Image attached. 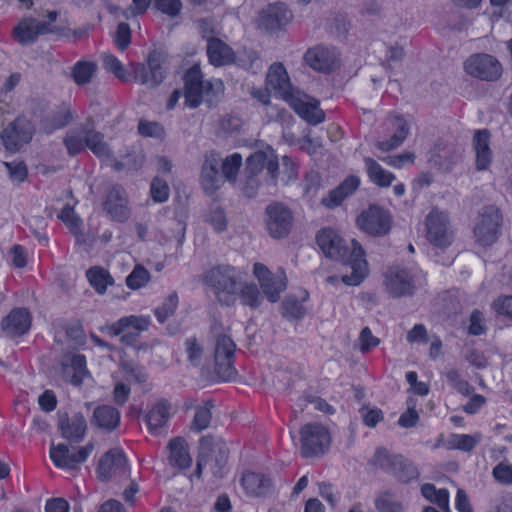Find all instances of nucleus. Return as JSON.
<instances>
[{
  "label": "nucleus",
  "mask_w": 512,
  "mask_h": 512,
  "mask_svg": "<svg viewBox=\"0 0 512 512\" xmlns=\"http://www.w3.org/2000/svg\"><path fill=\"white\" fill-rule=\"evenodd\" d=\"M53 32L54 28L50 23L35 18H25L14 28L13 35L20 45L29 46L35 43L40 35Z\"/></svg>",
  "instance_id": "obj_21"
},
{
  "label": "nucleus",
  "mask_w": 512,
  "mask_h": 512,
  "mask_svg": "<svg viewBox=\"0 0 512 512\" xmlns=\"http://www.w3.org/2000/svg\"><path fill=\"white\" fill-rule=\"evenodd\" d=\"M101 60L103 67L106 71L112 73L115 77L120 80H130L131 71L128 72L121 61L116 58L113 54L102 53Z\"/></svg>",
  "instance_id": "obj_45"
},
{
  "label": "nucleus",
  "mask_w": 512,
  "mask_h": 512,
  "mask_svg": "<svg viewBox=\"0 0 512 512\" xmlns=\"http://www.w3.org/2000/svg\"><path fill=\"white\" fill-rule=\"evenodd\" d=\"M186 354L189 362L197 366L201 363L203 348L195 338H188L185 342Z\"/></svg>",
  "instance_id": "obj_59"
},
{
  "label": "nucleus",
  "mask_w": 512,
  "mask_h": 512,
  "mask_svg": "<svg viewBox=\"0 0 512 512\" xmlns=\"http://www.w3.org/2000/svg\"><path fill=\"white\" fill-rule=\"evenodd\" d=\"M72 111L69 107H62L52 118V122L50 125L47 123L43 124V130L46 133H51L56 129L63 128L72 120Z\"/></svg>",
  "instance_id": "obj_52"
},
{
  "label": "nucleus",
  "mask_w": 512,
  "mask_h": 512,
  "mask_svg": "<svg viewBox=\"0 0 512 512\" xmlns=\"http://www.w3.org/2000/svg\"><path fill=\"white\" fill-rule=\"evenodd\" d=\"M465 71L476 78L494 81L502 74L500 62L488 54H477L471 56L464 64Z\"/></svg>",
  "instance_id": "obj_15"
},
{
  "label": "nucleus",
  "mask_w": 512,
  "mask_h": 512,
  "mask_svg": "<svg viewBox=\"0 0 512 512\" xmlns=\"http://www.w3.org/2000/svg\"><path fill=\"white\" fill-rule=\"evenodd\" d=\"M206 221L213 226L217 232H222L226 229V216L218 206L211 207L206 215Z\"/></svg>",
  "instance_id": "obj_55"
},
{
  "label": "nucleus",
  "mask_w": 512,
  "mask_h": 512,
  "mask_svg": "<svg viewBox=\"0 0 512 512\" xmlns=\"http://www.w3.org/2000/svg\"><path fill=\"white\" fill-rule=\"evenodd\" d=\"M241 485L249 496L266 495L271 488V481L262 474L246 472L241 478Z\"/></svg>",
  "instance_id": "obj_35"
},
{
  "label": "nucleus",
  "mask_w": 512,
  "mask_h": 512,
  "mask_svg": "<svg viewBox=\"0 0 512 512\" xmlns=\"http://www.w3.org/2000/svg\"><path fill=\"white\" fill-rule=\"evenodd\" d=\"M486 332L485 319L481 311L475 309L472 311L469 319L468 333L479 336Z\"/></svg>",
  "instance_id": "obj_58"
},
{
  "label": "nucleus",
  "mask_w": 512,
  "mask_h": 512,
  "mask_svg": "<svg viewBox=\"0 0 512 512\" xmlns=\"http://www.w3.org/2000/svg\"><path fill=\"white\" fill-rule=\"evenodd\" d=\"M207 55L209 62L216 66H225L236 62L234 51L219 38L207 39Z\"/></svg>",
  "instance_id": "obj_31"
},
{
  "label": "nucleus",
  "mask_w": 512,
  "mask_h": 512,
  "mask_svg": "<svg viewBox=\"0 0 512 512\" xmlns=\"http://www.w3.org/2000/svg\"><path fill=\"white\" fill-rule=\"evenodd\" d=\"M95 424L105 430H113L120 423L119 411L110 405H102L94 410L93 414Z\"/></svg>",
  "instance_id": "obj_38"
},
{
  "label": "nucleus",
  "mask_w": 512,
  "mask_h": 512,
  "mask_svg": "<svg viewBox=\"0 0 512 512\" xmlns=\"http://www.w3.org/2000/svg\"><path fill=\"white\" fill-rule=\"evenodd\" d=\"M122 370L126 379L129 381H135L136 383L142 384L147 380L146 372L137 365L124 363L122 365Z\"/></svg>",
  "instance_id": "obj_62"
},
{
  "label": "nucleus",
  "mask_w": 512,
  "mask_h": 512,
  "mask_svg": "<svg viewBox=\"0 0 512 512\" xmlns=\"http://www.w3.org/2000/svg\"><path fill=\"white\" fill-rule=\"evenodd\" d=\"M33 133L32 123L24 117H19L1 132L0 137L5 149L15 152L32 139Z\"/></svg>",
  "instance_id": "obj_18"
},
{
  "label": "nucleus",
  "mask_w": 512,
  "mask_h": 512,
  "mask_svg": "<svg viewBox=\"0 0 512 512\" xmlns=\"http://www.w3.org/2000/svg\"><path fill=\"white\" fill-rule=\"evenodd\" d=\"M150 277V273L145 267L136 265L126 277V285L132 290H138L148 284Z\"/></svg>",
  "instance_id": "obj_47"
},
{
  "label": "nucleus",
  "mask_w": 512,
  "mask_h": 512,
  "mask_svg": "<svg viewBox=\"0 0 512 512\" xmlns=\"http://www.w3.org/2000/svg\"><path fill=\"white\" fill-rule=\"evenodd\" d=\"M167 61L168 54L165 50L153 49L147 56V65L143 63L132 65L130 80L148 88L159 86L165 79Z\"/></svg>",
  "instance_id": "obj_4"
},
{
  "label": "nucleus",
  "mask_w": 512,
  "mask_h": 512,
  "mask_svg": "<svg viewBox=\"0 0 512 512\" xmlns=\"http://www.w3.org/2000/svg\"><path fill=\"white\" fill-rule=\"evenodd\" d=\"M184 96H218L224 92V84L221 79L213 78L203 80V75L198 64H194L183 74Z\"/></svg>",
  "instance_id": "obj_9"
},
{
  "label": "nucleus",
  "mask_w": 512,
  "mask_h": 512,
  "mask_svg": "<svg viewBox=\"0 0 512 512\" xmlns=\"http://www.w3.org/2000/svg\"><path fill=\"white\" fill-rule=\"evenodd\" d=\"M482 440L481 433L475 434H452L447 442L449 449H456L463 452L472 451Z\"/></svg>",
  "instance_id": "obj_43"
},
{
  "label": "nucleus",
  "mask_w": 512,
  "mask_h": 512,
  "mask_svg": "<svg viewBox=\"0 0 512 512\" xmlns=\"http://www.w3.org/2000/svg\"><path fill=\"white\" fill-rule=\"evenodd\" d=\"M445 377L449 385L452 386L457 392L463 395H469L473 391L471 385L466 380L461 378L459 372L456 369L447 371Z\"/></svg>",
  "instance_id": "obj_54"
},
{
  "label": "nucleus",
  "mask_w": 512,
  "mask_h": 512,
  "mask_svg": "<svg viewBox=\"0 0 512 512\" xmlns=\"http://www.w3.org/2000/svg\"><path fill=\"white\" fill-rule=\"evenodd\" d=\"M211 408L212 403L206 402L203 406L196 409V413L191 424V429L193 431L200 432L208 428L212 416Z\"/></svg>",
  "instance_id": "obj_50"
},
{
  "label": "nucleus",
  "mask_w": 512,
  "mask_h": 512,
  "mask_svg": "<svg viewBox=\"0 0 512 512\" xmlns=\"http://www.w3.org/2000/svg\"><path fill=\"white\" fill-rule=\"evenodd\" d=\"M253 275L258 280L262 293L271 303H276L287 288L286 273L281 268L272 273L264 264L255 263Z\"/></svg>",
  "instance_id": "obj_12"
},
{
  "label": "nucleus",
  "mask_w": 512,
  "mask_h": 512,
  "mask_svg": "<svg viewBox=\"0 0 512 512\" xmlns=\"http://www.w3.org/2000/svg\"><path fill=\"white\" fill-rule=\"evenodd\" d=\"M497 314L512 319V296H501L493 302Z\"/></svg>",
  "instance_id": "obj_64"
},
{
  "label": "nucleus",
  "mask_w": 512,
  "mask_h": 512,
  "mask_svg": "<svg viewBox=\"0 0 512 512\" xmlns=\"http://www.w3.org/2000/svg\"><path fill=\"white\" fill-rule=\"evenodd\" d=\"M221 160L216 155L212 154L205 158L201 170V185L204 191L211 195L218 190L223 183V175L220 172Z\"/></svg>",
  "instance_id": "obj_28"
},
{
  "label": "nucleus",
  "mask_w": 512,
  "mask_h": 512,
  "mask_svg": "<svg viewBox=\"0 0 512 512\" xmlns=\"http://www.w3.org/2000/svg\"><path fill=\"white\" fill-rule=\"evenodd\" d=\"M150 193L155 202L164 203L169 198L170 189L165 180L155 177L151 182Z\"/></svg>",
  "instance_id": "obj_53"
},
{
  "label": "nucleus",
  "mask_w": 512,
  "mask_h": 512,
  "mask_svg": "<svg viewBox=\"0 0 512 512\" xmlns=\"http://www.w3.org/2000/svg\"><path fill=\"white\" fill-rule=\"evenodd\" d=\"M114 42L121 51L125 50L130 45L131 29L129 24L126 22H121L118 24L114 35Z\"/></svg>",
  "instance_id": "obj_57"
},
{
  "label": "nucleus",
  "mask_w": 512,
  "mask_h": 512,
  "mask_svg": "<svg viewBox=\"0 0 512 512\" xmlns=\"http://www.w3.org/2000/svg\"><path fill=\"white\" fill-rule=\"evenodd\" d=\"M364 164L369 180L382 188L389 187L396 179L395 175L384 169L376 160L370 157L364 158Z\"/></svg>",
  "instance_id": "obj_37"
},
{
  "label": "nucleus",
  "mask_w": 512,
  "mask_h": 512,
  "mask_svg": "<svg viewBox=\"0 0 512 512\" xmlns=\"http://www.w3.org/2000/svg\"><path fill=\"white\" fill-rule=\"evenodd\" d=\"M264 168L272 179L276 177L278 159L271 148L266 151H257L247 158L246 174L258 176Z\"/></svg>",
  "instance_id": "obj_26"
},
{
  "label": "nucleus",
  "mask_w": 512,
  "mask_h": 512,
  "mask_svg": "<svg viewBox=\"0 0 512 512\" xmlns=\"http://www.w3.org/2000/svg\"><path fill=\"white\" fill-rule=\"evenodd\" d=\"M301 454L304 457L320 456L330 445V434L320 424H306L301 429Z\"/></svg>",
  "instance_id": "obj_14"
},
{
  "label": "nucleus",
  "mask_w": 512,
  "mask_h": 512,
  "mask_svg": "<svg viewBox=\"0 0 512 512\" xmlns=\"http://www.w3.org/2000/svg\"><path fill=\"white\" fill-rule=\"evenodd\" d=\"M242 165V156L234 153L222 162V175L228 181H235L236 175Z\"/></svg>",
  "instance_id": "obj_51"
},
{
  "label": "nucleus",
  "mask_w": 512,
  "mask_h": 512,
  "mask_svg": "<svg viewBox=\"0 0 512 512\" xmlns=\"http://www.w3.org/2000/svg\"><path fill=\"white\" fill-rule=\"evenodd\" d=\"M266 91L268 96H299L290 83L285 67L281 63L270 66L266 76Z\"/></svg>",
  "instance_id": "obj_20"
},
{
  "label": "nucleus",
  "mask_w": 512,
  "mask_h": 512,
  "mask_svg": "<svg viewBox=\"0 0 512 512\" xmlns=\"http://www.w3.org/2000/svg\"><path fill=\"white\" fill-rule=\"evenodd\" d=\"M138 133L142 137H150L157 140H163L165 138L164 127L156 121H149L146 119H141L139 121Z\"/></svg>",
  "instance_id": "obj_48"
},
{
  "label": "nucleus",
  "mask_w": 512,
  "mask_h": 512,
  "mask_svg": "<svg viewBox=\"0 0 512 512\" xmlns=\"http://www.w3.org/2000/svg\"><path fill=\"white\" fill-rule=\"evenodd\" d=\"M383 162L391 167L401 169L406 164H412L415 160V154L412 152H404L398 155H390L381 158Z\"/></svg>",
  "instance_id": "obj_60"
},
{
  "label": "nucleus",
  "mask_w": 512,
  "mask_h": 512,
  "mask_svg": "<svg viewBox=\"0 0 512 512\" xmlns=\"http://www.w3.org/2000/svg\"><path fill=\"white\" fill-rule=\"evenodd\" d=\"M171 416V405L166 400L157 402L145 415V422L150 433L159 435Z\"/></svg>",
  "instance_id": "obj_32"
},
{
  "label": "nucleus",
  "mask_w": 512,
  "mask_h": 512,
  "mask_svg": "<svg viewBox=\"0 0 512 512\" xmlns=\"http://www.w3.org/2000/svg\"><path fill=\"white\" fill-rule=\"evenodd\" d=\"M64 144L70 155H76L85 148L90 149L98 158L103 159L107 165L116 171L124 169H139L143 164L142 155L126 156L125 161H120L112 156L108 144L104 141L103 135L88 128L70 130L64 139Z\"/></svg>",
  "instance_id": "obj_2"
},
{
  "label": "nucleus",
  "mask_w": 512,
  "mask_h": 512,
  "mask_svg": "<svg viewBox=\"0 0 512 512\" xmlns=\"http://www.w3.org/2000/svg\"><path fill=\"white\" fill-rule=\"evenodd\" d=\"M306 63L314 70L330 73L340 66L339 54L334 48L316 46L305 53Z\"/></svg>",
  "instance_id": "obj_19"
},
{
  "label": "nucleus",
  "mask_w": 512,
  "mask_h": 512,
  "mask_svg": "<svg viewBox=\"0 0 512 512\" xmlns=\"http://www.w3.org/2000/svg\"><path fill=\"white\" fill-rule=\"evenodd\" d=\"M394 125L396 127V131L390 139L386 141H379L376 145L378 149L382 151L393 150L399 147L406 139L408 135V126L406 121L401 117H397Z\"/></svg>",
  "instance_id": "obj_42"
},
{
  "label": "nucleus",
  "mask_w": 512,
  "mask_h": 512,
  "mask_svg": "<svg viewBox=\"0 0 512 512\" xmlns=\"http://www.w3.org/2000/svg\"><path fill=\"white\" fill-rule=\"evenodd\" d=\"M265 224L269 235L274 239L287 237L294 224L292 210L280 202H273L266 207Z\"/></svg>",
  "instance_id": "obj_11"
},
{
  "label": "nucleus",
  "mask_w": 512,
  "mask_h": 512,
  "mask_svg": "<svg viewBox=\"0 0 512 512\" xmlns=\"http://www.w3.org/2000/svg\"><path fill=\"white\" fill-rule=\"evenodd\" d=\"M169 462L173 467L180 470L189 469L192 465V458L189 454L187 444L182 438H174L169 442Z\"/></svg>",
  "instance_id": "obj_36"
},
{
  "label": "nucleus",
  "mask_w": 512,
  "mask_h": 512,
  "mask_svg": "<svg viewBox=\"0 0 512 512\" xmlns=\"http://www.w3.org/2000/svg\"><path fill=\"white\" fill-rule=\"evenodd\" d=\"M178 301V295L175 292L169 294L165 298L162 305L157 307L154 311L158 322L164 323L169 317H171L174 314L178 306Z\"/></svg>",
  "instance_id": "obj_49"
},
{
  "label": "nucleus",
  "mask_w": 512,
  "mask_h": 512,
  "mask_svg": "<svg viewBox=\"0 0 512 512\" xmlns=\"http://www.w3.org/2000/svg\"><path fill=\"white\" fill-rule=\"evenodd\" d=\"M244 274L230 265H218L206 272L205 283L213 289L219 302L230 305L238 297Z\"/></svg>",
  "instance_id": "obj_3"
},
{
  "label": "nucleus",
  "mask_w": 512,
  "mask_h": 512,
  "mask_svg": "<svg viewBox=\"0 0 512 512\" xmlns=\"http://www.w3.org/2000/svg\"><path fill=\"white\" fill-rule=\"evenodd\" d=\"M295 113L311 125L325 121V113L315 98H284Z\"/></svg>",
  "instance_id": "obj_24"
},
{
  "label": "nucleus",
  "mask_w": 512,
  "mask_h": 512,
  "mask_svg": "<svg viewBox=\"0 0 512 512\" xmlns=\"http://www.w3.org/2000/svg\"><path fill=\"white\" fill-rule=\"evenodd\" d=\"M86 277L90 285L100 295L105 294L107 288L114 284V279L110 273L100 266H94L88 269L86 272Z\"/></svg>",
  "instance_id": "obj_39"
},
{
  "label": "nucleus",
  "mask_w": 512,
  "mask_h": 512,
  "mask_svg": "<svg viewBox=\"0 0 512 512\" xmlns=\"http://www.w3.org/2000/svg\"><path fill=\"white\" fill-rule=\"evenodd\" d=\"M71 366L74 370V376L72 378V383L74 385H80L83 381L85 374L87 373L86 357L81 354L73 355L71 358Z\"/></svg>",
  "instance_id": "obj_56"
},
{
  "label": "nucleus",
  "mask_w": 512,
  "mask_h": 512,
  "mask_svg": "<svg viewBox=\"0 0 512 512\" xmlns=\"http://www.w3.org/2000/svg\"><path fill=\"white\" fill-rule=\"evenodd\" d=\"M422 496L437 505L443 512H450V494L445 488L437 489L435 485L426 483L421 487Z\"/></svg>",
  "instance_id": "obj_40"
},
{
  "label": "nucleus",
  "mask_w": 512,
  "mask_h": 512,
  "mask_svg": "<svg viewBox=\"0 0 512 512\" xmlns=\"http://www.w3.org/2000/svg\"><path fill=\"white\" fill-rule=\"evenodd\" d=\"M502 224V216L495 206L484 207L479 213L474 226L475 242L482 248H487L496 243Z\"/></svg>",
  "instance_id": "obj_6"
},
{
  "label": "nucleus",
  "mask_w": 512,
  "mask_h": 512,
  "mask_svg": "<svg viewBox=\"0 0 512 512\" xmlns=\"http://www.w3.org/2000/svg\"><path fill=\"white\" fill-rule=\"evenodd\" d=\"M390 223L388 212L377 205L369 206L357 217V226L373 236L386 234L390 230Z\"/></svg>",
  "instance_id": "obj_16"
},
{
  "label": "nucleus",
  "mask_w": 512,
  "mask_h": 512,
  "mask_svg": "<svg viewBox=\"0 0 512 512\" xmlns=\"http://www.w3.org/2000/svg\"><path fill=\"white\" fill-rule=\"evenodd\" d=\"M13 181L22 182L27 177V167L22 161L3 162Z\"/></svg>",
  "instance_id": "obj_61"
},
{
  "label": "nucleus",
  "mask_w": 512,
  "mask_h": 512,
  "mask_svg": "<svg viewBox=\"0 0 512 512\" xmlns=\"http://www.w3.org/2000/svg\"><path fill=\"white\" fill-rule=\"evenodd\" d=\"M359 185L360 179L357 176H349L339 186L331 190L326 197H323L321 203L327 208H336L345 198L353 194Z\"/></svg>",
  "instance_id": "obj_33"
},
{
  "label": "nucleus",
  "mask_w": 512,
  "mask_h": 512,
  "mask_svg": "<svg viewBox=\"0 0 512 512\" xmlns=\"http://www.w3.org/2000/svg\"><path fill=\"white\" fill-rule=\"evenodd\" d=\"M97 71L96 62L80 60L73 65L71 75L77 85L83 86L91 83Z\"/></svg>",
  "instance_id": "obj_41"
},
{
  "label": "nucleus",
  "mask_w": 512,
  "mask_h": 512,
  "mask_svg": "<svg viewBox=\"0 0 512 512\" xmlns=\"http://www.w3.org/2000/svg\"><path fill=\"white\" fill-rule=\"evenodd\" d=\"M495 480L501 484H512V466L505 463L497 464L492 471Z\"/></svg>",
  "instance_id": "obj_63"
},
{
  "label": "nucleus",
  "mask_w": 512,
  "mask_h": 512,
  "mask_svg": "<svg viewBox=\"0 0 512 512\" xmlns=\"http://www.w3.org/2000/svg\"><path fill=\"white\" fill-rule=\"evenodd\" d=\"M94 450L92 442L85 446L71 450L66 444L51 445L49 455L53 464L60 469H77L84 463Z\"/></svg>",
  "instance_id": "obj_13"
},
{
  "label": "nucleus",
  "mask_w": 512,
  "mask_h": 512,
  "mask_svg": "<svg viewBox=\"0 0 512 512\" xmlns=\"http://www.w3.org/2000/svg\"><path fill=\"white\" fill-rule=\"evenodd\" d=\"M372 463L390 473L397 481L409 483L417 480L420 473L413 462L402 455H390L385 448H378L372 458Z\"/></svg>",
  "instance_id": "obj_5"
},
{
  "label": "nucleus",
  "mask_w": 512,
  "mask_h": 512,
  "mask_svg": "<svg viewBox=\"0 0 512 512\" xmlns=\"http://www.w3.org/2000/svg\"><path fill=\"white\" fill-rule=\"evenodd\" d=\"M127 473V459L121 449H111L100 459L98 476L102 480H108L115 475Z\"/></svg>",
  "instance_id": "obj_25"
},
{
  "label": "nucleus",
  "mask_w": 512,
  "mask_h": 512,
  "mask_svg": "<svg viewBox=\"0 0 512 512\" xmlns=\"http://www.w3.org/2000/svg\"><path fill=\"white\" fill-rule=\"evenodd\" d=\"M236 344L229 335L219 334L215 339L214 361L215 372L223 381L232 380L237 371L234 367Z\"/></svg>",
  "instance_id": "obj_10"
},
{
  "label": "nucleus",
  "mask_w": 512,
  "mask_h": 512,
  "mask_svg": "<svg viewBox=\"0 0 512 512\" xmlns=\"http://www.w3.org/2000/svg\"><path fill=\"white\" fill-rule=\"evenodd\" d=\"M426 238L430 244L438 248H446L453 242L448 214L433 208L425 219Z\"/></svg>",
  "instance_id": "obj_7"
},
{
  "label": "nucleus",
  "mask_w": 512,
  "mask_h": 512,
  "mask_svg": "<svg viewBox=\"0 0 512 512\" xmlns=\"http://www.w3.org/2000/svg\"><path fill=\"white\" fill-rule=\"evenodd\" d=\"M375 506L378 512H404L403 503L389 491L377 497Z\"/></svg>",
  "instance_id": "obj_46"
},
{
  "label": "nucleus",
  "mask_w": 512,
  "mask_h": 512,
  "mask_svg": "<svg viewBox=\"0 0 512 512\" xmlns=\"http://www.w3.org/2000/svg\"><path fill=\"white\" fill-rule=\"evenodd\" d=\"M2 330L9 336H21L31 326V315L24 308L13 309L1 322Z\"/></svg>",
  "instance_id": "obj_29"
},
{
  "label": "nucleus",
  "mask_w": 512,
  "mask_h": 512,
  "mask_svg": "<svg viewBox=\"0 0 512 512\" xmlns=\"http://www.w3.org/2000/svg\"><path fill=\"white\" fill-rule=\"evenodd\" d=\"M491 134L487 129L476 130L473 136V148L476 155L478 170H487L492 162L493 153L490 148Z\"/></svg>",
  "instance_id": "obj_30"
},
{
  "label": "nucleus",
  "mask_w": 512,
  "mask_h": 512,
  "mask_svg": "<svg viewBox=\"0 0 512 512\" xmlns=\"http://www.w3.org/2000/svg\"><path fill=\"white\" fill-rule=\"evenodd\" d=\"M238 296L240 297L243 305L251 308H257L263 302V297L259 287L255 283L245 282L244 279L241 282Z\"/></svg>",
  "instance_id": "obj_44"
},
{
  "label": "nucleus",
  "mask_w": 512,
  "mask_h": 512,
  "mask_svg": "<svg viewBox=\"0 0 512 512\" xmlns=\"http://www.w3.org/2000/svg\"><path fill=\"white\" fill-rule=\"evenodd\" d=\"M316 241L323 253L339 260L351 270L342 276V282L349 286L359 285L368 275V263L363 248L354 239L350 246L331 228H324L317 234Z\"/></svg>",
  "instance_id": "obj_1"
},
{
  "label": "nucleus",
  "mask_w": 512,
  "mask_h": 512,
  "mask_svg": "<svg viewBox=\"0 0 512 512\" xmlns=\"http://www.w3.org/2000/svg\"><path fill=\"white\" fill-rule=\"evenodd\" d=\"M87 423L85 417L81 414H75L73 417L62 419L60 430L63 438L70 442H81L86 434Z\"/></svg>",
  "instance_id": "obj_34"
},
{
  "label": "nucleus",
  "mask_w": 512,
  "mask_h": 512,
  "mask_svg": "<svg viewBox=\"0 0 512 512\" xmlns=\"http://www.w3.org/2000/svg\"><path fill=\"white\" fill-rule=\"evenodd\" d=\"M208 442L209 440L205 438L201 440V451L197 459L194 476L200 478L203 468L209 466L214 476L222 477L224 474L223 470L228 459L227 452L224 448L220 447L217 454L213 455V457H210L207 453L204 452L205 446L208 445Z\"/></svg>",
  "instance_id": "obj_27"
},
{
  "label": "nucleus",
  "mask_w": 512,
  "mask_h": 512,
  "mask_svg": "<svg viewBox=\"0 0 512 512\" xmlns=\"http://www.w3.org/2000/svg\"><path fill=\"white\" fill-rule=\"evenodd\" d=\"M104 210L114 221L125 222L130 215L127 194L123 187L113 186L104 199Z\"/></svg>",
  "instance_id": "obj_23"
},
{
  "label": "nucleus",
  "mask_w": 512,
  "mask_h": 512,
  "mask_svg": "<svg viewBox=\"0 0 512 512\" xmlns=\"http://www.w3.org/2000/svg\"><path fill=\"white\" fill-rule=\"evenodd\" d=\"M415 277L411 270L394 266L387 270L384 284L393 297L411 295L415 289Z\"/></svg>",
  "instance_id": "obj_17"
},
{
  "label": "nucleus",
  "mask_w": 512,
  "mask_h": 512,
  "mask_svg": "<svg viewBox=\"0 0 512 512\" xmlns=\"http://www.w3.org/2000/svg\"><path fill=\"white\" fill-rule=\"evenodd\" d=\"M292 20V13L282 2H276L264 8L258 17V26L268 32L281 29Z\"/></svg>",
  "instance_id": "obj_22"
},
{
  "label": "nucleus",
  "mask_w": 512,
  "mask_h": 512,
  "mask_svg": "<svg viewBox=\"0 0 512 512\" xmlns=\"http://www.w3.org/2000/svg\"><path fill=\"white\" fill-rule=\"evenodd\" d=\"M151 324L149 315H129L108 325L105 331L111 336H120V341L126 345L134 344L140 334L148 330Z\"/></svg>",
  "instance_id": "obj_8"
}]
</instances>
